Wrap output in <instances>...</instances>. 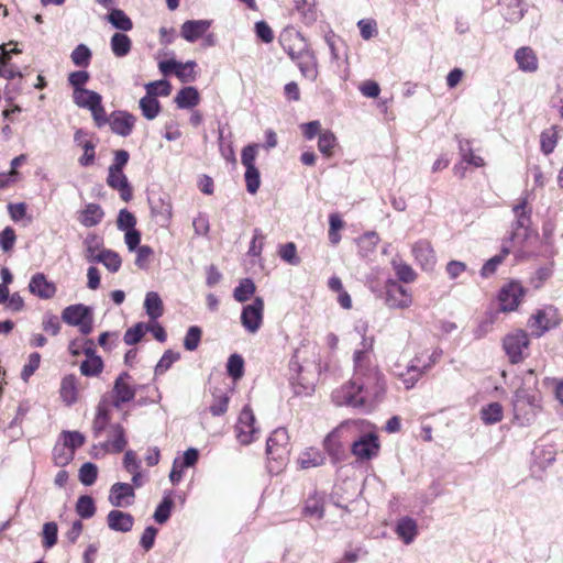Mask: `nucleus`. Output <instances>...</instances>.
Returning a JSON list of instances; mask_svg holds the SVG:
<instances>
[{
	"label": "nucleus",
	"mask_w": 563,
	"mask_h": 563,
	"mask_svg": "<svg viewBox=\"0 0 563 563\" xmlns=\"http://www.w3.org/2000/svg\"><path fill=\"white\" fill-rule=\"evenodd\" d=\"M386 393V383L369 354H355L352 379L332 391L336 406L369 411L379 404Z\"/></svg>",
	"instance_id": "1"
},
{
	"label": "nucleus",
	"mask_w": 563,
	"mask_h": 563,
	"mask_svg": "<svg viewBox=\"0 0 563 563\" xmlns=\"http://www.w3.org/2000/svg\"><path fill=\"white\" fill-rule=\"evenodd\" d=\"M393 361L391 372L399 377L406 388H411L421 375L434 363V354H396Z\"/></svg>",
	"instance_id": "2"
},
{
	"label": "nucleus",
	"mask_w": 563,
	"mask_h": 563,
	"mask_svg": "<svg viewBox=\"0 0 563 563\" xmlns=\"http://www.w3.org/2000/svg\"><path fill=\"white\" fill-rule=\"evenodd\" d=\"M512 411L520 426H530L542 411L541 394L526 387L518 388L512 397Z\"/></svg>",
	"instance_id": "3"
},
{
	"label": "nucleus",
	"mask_w": 563,
	"mask_h": 563,
	"mask_svg": "<svg viewBox=\"0 0 563 563\" xmlns=\"http://www.w3.org/2000/svg\"><path fill=\"white\" fill-rule=\"evenodd\" d=\"M515 214L514 231L508 240L509 244L517 249L518 255L525 252L526 243L536 236L531 229V207H529L527 198H520L512 208Z\"/></svg>",
	"instance_id": "4"
},
{
	"label": "nucleus",
	"mask_w": 563,
	"mask_h": 563,
	"mask_svg": "<svg viewBox=\"0 0 563 563\" xmlns=\"http://www.w3.org/2000/svg\"><path fill=\"white\" fill-rule=\"evenodd\" d=\"M290 452L289 435L284 428L274 430L266 442V454L269 461L277 463V466L269 465V472L278 473L287 463Z\"/></svg>",
	"instance_id": "5"
},
{
	"label": "nucleus",
	"mask_w": 563,
	"mask_h": 563,
	"mask_svg": "<svg viewBox=\"0 0 563 563\" xmlns=\"http://www.w3.org/2000/svg\"><path fill=\"white\" fill-rule=\"evenodd\" d=\"M561 322L560 310L553 305H545L534 310L529 317L527 325L532 335L540 338L548 331L558 328Z\"/></svg>",
	"instance_id": "6"
},
{
	"label": "nucleus",
	"mask_w": 563,
	"mask_h": 563,
	"mask_svg": "<svg viewBox=\"0 0 563 563\" xmlns=\"http://www.w3.org/2000/svg\"><path fill=\"white\" fill-rule=\"evenodd\" d=\"M526 295L527 289L519 280H509L501 286L497 295L499 311L504 313L517 311L523 302Z\"/></svg>",
	"instance_id": "7"
},
{
	"label": "nucleus",
	"mask_w": 563,
	"mask_h": 563,
	"mask_svg": "<svg viewBox=\"0 0 563 563\" xmlns=\"http://www.w3.org/2000/svg\"><path fill=\"white\" fill-rule=\"evenodd\" d=\"M62 320L69 325L78 327L82 335H88L92 332V310L82 303L66 307L62 311Z\"/></svg>",
	"instance_id": "8"
},
{
	"label": "nucleus",
	"mask_w": 563,
	"mask_h": 563,
	"mask_svg": "<svg viewBox=\"0 0 563 563\" xmlns=\"http://www.w3.org/2000/svg\"><path fill=\"white\" fill-rule=\"evenodd\" d=\"M352 454L360 461H368L378 455L379 442L377 435L372 431V427L352 442Z\"/></svg>",
	"instance_id": "9"
},
{
	"label": "nucleus",
	"mask_w": 563,
	"mask_h": 563,
	"mask_svg": "<svg viewBox=\"0 0 563 563\" xmlns=\"http://www.w3.org/2000/svg\"><path fill=\"white\" fill-rule=\"evenodd\" d=\"M385 303L391 309H406L412 305L411 292L397 280L385 283Z\"/></svg>",
	"instance_id": "10"
},
{
	"label": "nucleus",
	"mask_w": 563,
	"mask_h": 563,
	"mask_svg": "<svg viewBox=\"0 0 563 563\" xmlns=\"http://www.w3.org/2000/svg\"><path fill=\"white\" fill-rule=\"evenodd\" d=\"M264 318V300L261 297L254 298L253 302L242 309L241 322L249 332H256Z\"/></svg>",
	"instance_id": "11"
},
{
	"label": "nucleus",
	"mask_w": 563,
	"mask_h": 563,
	"mask_svg": "<svg viewBox=\"0 0 563 563\" xmlns=\"http://www.w3.org/2000/svg\"><path fill=\"white\" fill-rule=\"evenodd\" d=\"M254 423L255 417L253 411L249 407L243 408L235 426L236 438L241 444L247 445L254 441L257 433Z\"/></svg>",
	"instance_id": "12"
},
{
	"label": "nucleus",
	"mask_w": 563,
	"mask_h": 563,
	"mask_svg": "<svg viewBox=\"0 0 563 563\" xmlns=\"http://www.w3.org/2000/svg\"><path fill=\"white\" fill-rule=\"evenodd\" d=\"M75 144L82 150V155L78 158L81 167L92 166L96 162V143L89 136V133L82 129H78L74 133Z\"/></svg>",
	"instance_id": "13"
},
{
	"label": "nucleus",
	"mask_w": 563,
	"mask_h": 563,
	"mask_svg": "<svg viewBox=\"0 0 563 563\" xmlns=\"http://www.w3.org/2000/svg\"><path fill=\"white\" fill-rule=\"evenodd\" d=\"M151 213L162 225L169 223L173 217L172 201L168 195L164 192H153L148 198Z\"/></svg>",
	"instance_id": "14"
},
{
	"label": "nucleus",
	"mask_w": 563,
	"mask_h": 563,
	"mask_svg": "<svg viewBox=\"0 0 563 563\" xmlns=\"http://www.w3.org/2000/svg\"><path fill=\"white\" fill-rule=\"evenodd\" d=\"M369 428L371 423L364 419H349L341 422L332 431L344 444L347 441L356 440L360 433L365 432Z\"/></svg>",
	"instance_id": "15"
},
{
	"label": "nucleus",
	"mask_w": 563,
	"mask_h": 563,
	"mask_svg": "<svg viewBox=\"0 0 563 563\" xmlns=\"http://www.w3.org/2000/svg\"><path fill=\"white\" fill-rule=\"evenodd\" d=\"M279 43L292 60L308 51L303 37L292 30L284 31L279 36Z\"/></svg>",
	"instance_id": "16"
},
{
	"label": "nucleus",
	"mask_w": 563,
	"mask_h": 563,
	"mask_svg": "<svg viewBox=\"0 0 563 563\" xmlns=\"http://www.w3.org/2000/svg\"><path fill=\"white\" fill-rule=\"evenodd\" d=\"M416 262L424 271H432L437 263L435 252L428 240H419L411 247Z\"/></svg>",
	"instance_id": "17"
},
{
	"label": "nucleus",
	"mask_w": 563,
	"mask_h": 563,
	"mask_svg": "<svg viewBox=\"0 0 563 563\" xmlns=\"http://www.w3.org/2000/svg\"><path fill=\"white\" fill-rule=\"evenodd\" d=\"M130 376L121 374L114 382L112 406L121 408L122 404L131 401L136 394L135 388L130 384Z\"/></svg>",
	"instance_id": "18"
},
{
	"label": "nucleus",
	"mask_w": 563,
	"mask_h": 563,
	"mask_svg": "<svg viewBox=\"0 0 563 563\" xmlns=\"http://www.w3.org/2000/svg\"><path fill=\"white\" fill-rule=\"evenodd\" d=\"M81 386L79 379L74 374L65 375L60 380L59 397L67 407L75 405L79 400Z\"/></svg>",
	"instance_id": "19"
},
{
	"label": "nucleus",
	"mask_w": 563,
	"mask_h": 563,
	"mask_svg": "<svg viewBox=\"0 0 563 563\" xmlns=\"http://www.w3.org/2000/svg\"><path fill=\"white\" fill-rule=\"evenodd\" d=\"M107 185L117 190L123 201L129 202L133 198V188L123 170L118 172L109 168Z\"/></svg>",
	"instance_id": "20"
},
{
	"label": "nucleus",
	"mask_w": 563,
	"mask_h": 563,
	"mask_svg": "<svg viewBox=\"0 0 563 563\" xmlns=\"http://www.w3.org/2000/svg\"><path fill=\"white\" fill-rule=\"evenodd\" d=\"M135 497L134 488L126 483H115L110 488L109 503L114 507H129Z\"/></svg>",
	"instance_id": "21"
},
{
	"label": "nucleus",
	"mask_w": 563,
	"mask_h": 563,
	"mask_svg": "<svg viewBox=\"0 0 563 563\" xmlns=\"http://www.w3.org/2000/svg\"><path fill=\"white\" fill-rule=\"evenodd\" d=\"M135 117L129 112L119 111L110 115V129L113 133L128 136L132 133L135 125Z\"/></svg>",
	"instance_id": "22"
},
{
	"label": "nucleus",
	"mask_w": 563,
	"mask_h": 563,
	"mask_svg": "<svg viewBox=\"0 0 563 563\" xmlns=\"http://www.w3.org/2000/svg\"><path fill=\"white\" fill-rule=\"evenodd\" d=\"M29 290L41 299H51L55 296L57 288L43 273H36L30 280Z\"/></svg>",
	"instance_id": "23"
},
{
	"label": "nucleus",
	"mask_w": 563,
	"mask_h": 563,
	"mask_svg": "<svg viewBox=\"0 0 563 563\" xmlns=\"http://www.w3.org/2000/svg\"><path fill=\"white\" fill-rule=\"evenodd\" d=\"M510 253L518 254L517 249L515 246H512L511 244H509L508 242L504 241L501 244L500 252L498 254H496L495 256H493L492 258H489L488 261H486L484 263V265L482 266L481 272H479L481 276L483 278L492 277L497 272L498 267L504 263V261Z\"/></svg>",
	"instance_id": "24"
},
{
	"label": "nucleus",
	"mask_w": 563,
	"mask_h": 563,
	"mask_svg": "<svg viewBox=\"0 0 563 563\" xmlns=\"http://www.w3.org/2000/svg\"><path fill=\"white\" fill-rule=\"evenodd\" d=\"M104 210L98 203H87L77 214V220L85 228H92L101 223L104 218Z\"/></svg>",
	"instance_id": "25"
},
{
	"label": "nucleus",
	"mask_w": 563,
	"mask_h": 563,
	"mask_svg": "<svg viewBox=\"0 0 563 563\" xmlns=\"http://www.w3.org/2000/svg\"><path fill=\"white\" fill-rule=\"evenodd\" d=\"M211 26L209 20H188L183 23L180 27V35L187 42H196L200 38Z\"/></svg>",
	"instance_id": "26"
},
{
	"label": "nucleus",
	"mask_w": 563,
	"mask_h": 563,
	"mask_svg": "<svg viewBox=\"0 0 563 563\" xmlns=\"http://www.w3.org/2000/svg\"><path fill=\"white\" fill-rule=\"evenodd\" d=\"M515 60L518 64V68L525 73H534L538 70V56L529 46L519 47L515 52Z\"/></svg>",
	"instance_id": "27"
},
{
	"label": "nucleus",
	"mask_w": 563,
	"mask_h": 563,
	"mask_svg": "<svg viewBox=\"0 0 563 563\" xmlns=\"http://www.w3.org/2000/svg\"><path fill=\"white\" fill-rule=\"evenodd\" d=\"M108 527L113 531L129 532L132 530L134 518L121 510H111L107 516Z\"/></svg>",
	"instance_id": "28"
},
{
	"label": "nucleus",
	"mask_w": 563,
	"mask_h": 563,
	"mask_svg": "<svg viewBox=\"0 0 563 563\" xmlns=\"http://www.w3.org/2000/svg\"><path fill=\"white\" fill-rule=\"evenodd\" d=\"M501 15L509 22H518L525 15L522 0H498Z\"/></svg>",
	"instance_id": "29"
},
{
	"label": "nucleus",
	"mask_w": 563,
	"mask_h": 563,
	"mask_svg": "<svg viewBox=\"0 0 563 563\" xmlns=\"http://www.w3.org/2000/svg\"><path fill=\"white\" fill-rule=\"evenodd\" d=\"M110 420V404L108 402V400L102 399L97 406L96 417L92 422V431L95 438L101 435V433L108 427Z\"/></svg>",
	"instance_id": "30"
},
{
	"label": "nucleus",
	"mask_w": 563,
	"mask_h": 563,
	"mask_svg": "<svg viewBox=\"0 0 563 563\" xmlns=\"http://www.w3.org/2000/svg\"><path fill=\"white\" fill-rule=\"evenodd\" d=\"M126 444L128 440L124 428L119 423L112 424L109 440L104 444L106 449L112 453H120L125 449Z\"/></svg>",
	"instance_id": "31"
},
{
	"label": "nucleus",
	"mask_w": 563,
	"mask_h": 563,
	"mask_svg": "<svg viewBox=\"0 0 563 563\" xmlns=\"http://www.w3.org/2000/svg\"><path fill=\"white\" fill-rule=\"evenodd\" d=\"M294 60L297 62V66L299 67L303 77L310 80H316L318 76V63L316 56L312 53L307 51L306 53L296 57Z\"/></svg>",
	"instance_id": "32"
},
{
	"label": "nucleus",
	"mask_w": 563,
	"mask_h": 563,
	"mask_svg": "<svg viewBox=\"0 0 563 563\" xmlns=\"http://www.w3.org/2000/svg\"><path fill=\"white\" fill-rule=\"evenodd\" d=\"M529 345V334L523 330H516L504 339L505 352H522Z\"/></svg>",
	"instance_id": "33"
},
{
	"label": "nucleus",
	"mask_w": 563,
	"mask_h": 563,
	"mask_svg": "<svg viewBox=\"0 0 563 563\" xmlns=\"http://www.w3.org/2000/svg\"><path fill=\"white\" fill-rule=\"evenodd\" d=\"M323 449L330 456L332 463H339L344 455V444L333 431H331L323 440Z\"/></svg>",
	"instance_id": "34"
},
{
	"label": "nucleus",
	"mask_w": 563,
	"mask_h": 563,
	"mask_svg": "<svg viewBox=\"0 0 563 563\" xmlns=\"http://www.w3.org/2000/svg\"><path fill=\"white\" fill-rule=\"evenodd\" d=\"M325 462V456L323 453L314 448L306 449L300 456L298 457V465L301 470H308L311 467H317L323 465Z\"/></svg>",
	"instance_id": "35"
},
{
	"label": "nucleus",
	"mask_w": 563,
	"mask_h": 563,
	"mask_svg": "<svg viewBox=\"0 0 563 563\" xmlns=\"http://www.w3.org/2000/svg\"><path fill=\"white\" fill-rule=\"evenodd\" d=\"M199 92L195 87L191 86L181 88L175 97V102L180 109L194 108L199 103Z\"/></svg>",
	"instance_id": "36"
},
{
	"label": "nucleus",
	"mask_w": 563,
	"mask_h": 563,
	"mask_svg": "<svg viewBox=\"0 0 563 563\" xmlns=\"http://www.w3.org/2000/svg\"><path fill=\"white\" fill-rule=\"evenodd\" d=\"M396 532L406 544H409L417 536V522L411 518L405 517L398 521Z\"/></svg>",
	"instance_id": "37"
},
{
	"label": "nucleus",
	"mask_w": 563,
	"mask_h": 563,
	"mask_svg": "<svg viewBox=\"0 0 563 563\" xmlns=\"http://www.w3.org/2000/svg\"><path fill=\"white\" fill-rule=\"evenodd\" d=\"M338 146V140L333 132L324 130L318 137V150L325 157L331 158Z\"/></svg>",
	"instance_id": "38"
},
{
	"label": "nucleus",
	"mask_w": 563,
	"mask_h": 563,
	"mask_svg": "<svg viewBox=\"0 0 563 563\" xmlns=\"http://www.w3.org/2000/svg\"><path fill=\"white\" fill-rule=\"evenodd\" d=\"M110 45L117 57H123L130 53L132 41L126 34L118 32L112 35Z\"/></svg>",
	"instance_id": "39"
},
{
	"label": "nucleus",
	"mask_w": 563,
	"mask_h": 563,
	"mask_svg": "<svg viewBox=\"0 0 563 563\" xmlns=\"http://www.w3.org/2000/svg\"><path fill=\"white\" fill-rule=\"evenodd\" d=\"M144 307L150 320H157L164 311L163 301L157 292L150 291L146 294Z\"/></svg>",
	"instance_id": "40"
},
{
	"label": "nucleus",
	"mask_w": 563,
	"mask_h": 563,
	"mask_svg": "<svg viewBox=\"0 0 563 563\" xmlns=\"http://www.w3.org/2000/svg\"><path fill=\"white\" fill-rule=\"evenodd\" d=\"M479 415L485 424H494L501 421L504 409L499 402H490L481 409Z\"/></svg>",
	"instance_id": "41"
},
{
	"label": "nucleus",
	"mask_w": 563,
	"mask_h": 563,
	"mask_svg": "<svg viewBox=\"0 0 563 563\" xmlns=\"http://www.w3.org/2000/svg\"><path fill=\"white\" fill-rule=\"evenodd\" d=\"M96 263H102L111 273H117L122 264L120 255L111 250H101L96 256Z\"/></svg>",
	"instance_id": "42"
},
{
	"label": "nucleus",
	"mask_w": 563,
	"mask_h": 563,
	"mask_svg": "<svg viewBox=\"0 0 563 563\" xmlns=\"http://www.w3.org/2000/svg\"><path fill=\"white\" fill-rule=\"evenodd\" d=\"M87 357L80 364V373L85 376H97L102 372L103 362L98 354H86Z\"/></svg>",
	"instance_id": "43"
},
{
	"label": "nucleus",
	"mask_w": 563,
	"mask_h": 563,
	"mask_svg": "<svg viewBox=\"0 0 563 563\" xmlns=\"http://www.w3.org/2000/svg\"><path fill=\"white\" fill-rule=\"evenodd\" d=\"M345 227V222L336 212L329 216L328 238L331 245L335 246L341 242L340 231Z\"/></svg>",
	"instance_id": "44"
},
{
	"label": "nucleus",
	"mask_w": 563,
	"mask_h": 563,
	"mask_svg": "<svg viewBox=\"0 0 563 563\" xmlns=\"http://www.w3.org/2000/svg\"><path fill=\"white\" fill-rule=\"evenodd\" d=\"M148 328L145 322H139L129 328L124 333V342L128 345H134L143 340H147Z\"/></svg>",
	"instance_id": "45"
},
{
	"label": "nucleus",
	"mask_w": 563,
	"mask_h": 563,
	"mask_svg": "<svg viewBox=\"0 0 563 563\" xmlns=\"http://www.w3.org/2000/svg\"><path fill=\"white\" fill-rule=\"evenodd\" d=\"M74 102L80 107L90 110L98 101H102V97L93 91L85 89L73 95Z\"/></svg>",
	"instance_id": "46"
},
{
	"label": "nucleus",
	"mask_w": 563,
	"mask_h": 563,
	"mask_svg": "<svg viewBox=\"0 0 563 563\" xmlns=\"http://www.w3.org/2000/svg\"><path fill=\"white\" fill-rule=\"evenodd\" d=\"M559 134L556 126L544 130L540 135V148L545 155L551 154L556 147Z\"/></svg>",
	"instance_id": "47"
},
{
	"label": "nucleus",
	"mask_w": 563,
	"mask_h": 563,
	"mask_svg": "<svg viewBox=\"0 0 563 563\" xmlns=\"http://www.w3.org/2000/svg\"><path fill=\"white\" fill-rule=\"evenodd\" d=\"M108 21L118 30L128 32L133 29L132 20L121 9H112L108 14Z\"/></svg>",
	"instance_id": "48"
},
{
	"label": "nucleus",
	"mask_w": 563,
	"mask_h": 563,
	"mask_svg": "<svg viewBox=\"0 0 563 563\" xmlns=\"http://www.w3.org/2000/svg\"><path fill=\"white\" fill-rule=\"evenodd\" d=\"M140 109L144 118L153 120L161 111V103L156 97L146 95L140 100Z\"/></svg>",
	"instance_id": "49"
},
{
	"label": "nucleus",
	"mask_w": 563,
	"mask_h": 563,
	"mask_svg": "<svg viewBox=\"0 0 563 563\" xmlns=\"http://www.w3.org/2000/svg\"><path fill=\"white\" fill-rule=\"evenodd\" d=\"M256 291V286L251 278H243L233 291V297L239 302L249 300Z\"/></svg>",
	"instance_id": "50"
},
{
	"label": "nucleus",
	"mask_w": 563,
	"mask_h": 563,
	"mask_svg": "<svg viewBox=\"0 0 563 563\" xmlns=\"http://www.w3.org/2000/svg\"><path fill=\"white\" fill-rule=\"evenodd\" d=\"M460 152L464 162L474 167H483L485 166V161L482 156L476 155L471 148L470 141H461L460 142Z\"/></svg>",
	"instance_id": "51"
},
{
	"label": "nucleus",
	"mask_w": 563,
	"mask_h": 563,
	"mask_svg": "<svg viewBox=\"0 0 563 563\" xmlns=\"http://www.w3.org/2000/svg\"><path fill=\"white\" fill-rule=\"evenodd\" d=\"M227 372L234 380L242 378L244 374V360L241 354H231L227 363Z\"/></svg>",
	"instance_id": "52"
},
{
	"label": "nucleus",
	"mask_w": 563,
	"mask_h": 563,
	"mask_svg": "<svg viewBox=\"0 0 563 563\" xmlns=\"http://www.w3.org/2000/svg\"><path fill=\"white\" fill-rule=\"evenodd\" d=\"M279 257L289 265H298L300 257L297 254V246L294 242L280 244L278 246Z\"/></svg>",
	"instance_id": "53"
},
{
	"label": "nucleus",
	"mask_w": 563,
	"mask_h": 563,
	"mask_svg": "<svg viewBox=\"0 0 563 563\" xmlns=\"http://www.w3.org/2000/svg\"><path fill=\"white\" fill-rule=\"evenodd\" d=\"M91 56V51L85 44H79L71 52L70 58L74 65L78 67H87L90 64Z\"/></svg>",
	"instance_id": "54"
},
{
	"label": "nucleus",
	"mask_w": 563,
	"mask_h": 563,
	"mask_svg": "<svg viewBox=\"0 0 563 563\" xmlns=\"http://www.w3.org/2000/svg\"><path fill=\"white\" fill-rule=\"evenodd\" d=\"M77 514L84 518H91L96 512L95 501L90 496H80L76 503Z\"/></svg>",
	"instance_id": "55"
},
{
	"label": "nucleus",
	"mask_w": 563,
	"mask_h": 563,
	"mask_svg": "<svg viewBox=\"0 0 563 563\" xmlns=\"http://www.w3.org/2000/svg\"><path fill=\"white\" fill-rule=\"evenodd\" d=\"M75 453L63 443L55 445L53 450V459L57 466H65L74 460Z\"/></svg>",
	"instance_id": "56"
},
{
	"label": "nucleus",
	"mask_w": 563,
	"mask_h": 563,
	"mask_svg": "<svg viewBox=\"0 0 563 563\" xmlns=\"http://www.w3.org/2000/svg\"><path fill=\"white\" fill-rule=\"evenodd\" d=\"M244 180L246 185V190L255 195L261 186V175L258 168L255 167H245Z\"/></svg>",
	"instance_id": "57"
},
{
	"label": "nucleus",
	"mask_w": 563,
	"mask_h": 563,
	"mask_svg": "<svg viewBox=\"0 0 563 563\" xmlns=\"http://www.w3.org/2000/svg\"><path fill=\"white\" fill-rule=\"evenodd\" d=\"M79 481L86 486H91L98 476V467L96 464L87 462L79 468Z\"/></svg>",
	"instance_id": "58"
},
{
	"label": "nucleus",
	"mask_w": 563,
	"mask_h": 563,
	"mask_svg": "<svg viewBox=\"0 0 563 563\" xmlns=\"http://www.w3.org/2000/svg\"><path fill=\"white\" fill-rule=\"evenodd\" d=\"M196 62L189 60L187 63L178 62V66L176 69V76L181 82H190L196 79Z\"/></svg>",
	"instance_id": "59"
},
{
	"label": "nucleus",
	"mask_w": 563,
	"mask_h": 563,
	"mask_svg": "<svg viewBox=\"0 0 563 563\" xmlns=\"http://www.w3.org/2000/svg\"><path fill=\"white\" fill-rule=\"evenodd\" d=\"M174 501L169 496L164 497L154 512V520L161 525L165 523L170 517Z\"/></svg>",
	"instance_id": "60"
},
{
	"label": "nucleus",
	"mask_w": 563,
	"mask_h": 563,
	"mask_svg": "<svg viewBox=\"0 0 563 563\" xmlns=\"http://www.w3.org/2000/svg\"><path fill=\"white\" fill-rule=\"evenodd\" d=\"M62 443L71 449L75 453L76 449L80 448L85 443V437L78 431H64L60 435Z\"/></svg>",
	"instance_id": "61"
},
{
	"label": "nucleus",
	"mask_w": 563,
	"mask_h": 563,
	"mask_svg": "<svg viewBox=\"0 0 563 563\" xmlns=\"http://www.w3.org/2000/svg\"><path fill=\"white\" fill-rule=\"evenodd\" d=\"M58 527L56 522H46L43 526V547L46 549L53 548L57 542Z\"/></svg>",
	"instance_id": "62"
},
{
	"label": "nucleus",
	"mask_w": 563,
	"mask_h": 563,
	"mask_svg": "<svg viewBox=\"0 0 563 563\" xmlns=\"http://www.w3.org/2000/svg\"><path fill=\"white\" fill-rule=\"evenodd\" d=\"M394 271H395L398 279L402 283H412L417 278L416 272L407 263H404V262L395 263L394 262Z\"/></svg>",
	"instance_id": "63"
},
{
	"label": "nucleus",
	"mask_w": 563,
	"mask_h": 563,
	"mask_svg": "<svg viewBox=\"0 0 563 563\" xmlns=\"http://www.w3.org/2000/svg\"><path fill=\"white\" fill-rule=\"evenodd\" d=\"M146 95L157 97H166L170 93L172 86L167 80H157L148 82L146 86Z\"/></svg>",
	"instance_id": "64"
}]
</instances>
